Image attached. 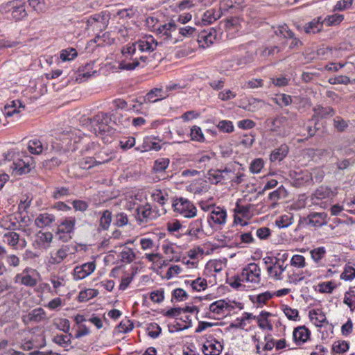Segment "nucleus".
Listing matches in <instances>:
<instances>
[{
	"instance_id": "1",
	"label": "nucleus",
	"mask_w": 355,
	"mask_h": 355,
	"mask_svg": "<svg viewBox=\"0 0 355 355\" xmlns=\"http://www.w3.org/2000/svg\"><path fill=\"white\" fill-rule=\"evenodd\" d=\"M159 42L152 35H145L132 44L122 48L123 55L132 60V62H121L119 69L123 70L135 69L139 64V60L146 62L147 57L141 55L140 53H150L155 51Z\"/></svg>"
},
{
	"instance_id": "2",
	"label": "nucleus",
	"mask_w": 355,
	"mask_h": 355,
	"mask_svg": "<svg viewBox=\"0 0 355 355\" xmlns=\"http://www.w3.org/2000/svg\"><path fill=\"white\" fill-rule=\"evenodd\" d=\"M26 0H12L0 5L1 14L11 13L12 19L15 21H20L28 16L26 10Z\"/></svg>"
},
{
	"instance_id": "3",
	"label": "nucleus",
	"mask_w": 355,
	"mask_h": 355,
	"mask_svg": "<svg viewBox=\"0 0 355 355\" xmlns=\"http://www.w3.org/2000/svg\"><path fill=\"white\" fill-rule=\"evenodd\" d=\"M235 308L241 310L243 306L241 303L231 301L228 299L219 300L209 305V311L214 315V318L220 319L230 314Z\"/></svg>"
},
{
	"instance_id": "4",
	"label": "nucleus",
	"mask_w": 355,
	"mask_h": 355,
	"mask_svg": "<svg viewBox=\"0 0 355 355\" xmlns=\"http://www.w3.org/2000/svg\"><path fill=\"white\" fill-rule=\"evenodd\" d=\"M173 211L186 218H192L197 215V208L194 204L187 198L180 197L172 201Z\"/></svg>"
},
{
	"instance_id": "5",
	"label": "nucleus",
	"mask_w": 355,
	"mask_h": 355,
	"mask_svg": "<svg viewBox=\"0 0 355 355\" xmlns=\"http://www.w3.org/2000/svg\"><path fill=\"white\" fill-rule=\"evenodd\" d=\"M76 219L75 217L69 216L63 219L57 227L55 236L62 242H68L71 239V234L75 230Z\"/></svg>"
},
{
	"instance_id": "6",
	"label": "nucleus",
	"mask_w": 355,
	"mask_h": 355,
	"mask_svg": "<svg viewBox=\"0 0 355 355\" xmlns=\"http://www.w3.org/2000/svg\"><path fill=\"white\" fill-rule=\"evenodd\" d=\"M162 214L156 207L148 202L144 205H139L136 208V220L139 225L147 223L160 216Z\"/></svg>"
},
{
	"instance_id": "7",
	"label": "nucleus",
	"mask_w": 355,
	"mask_h": 355,
	"mask_svg": "<svg viewBox=\"0 0 355 355\" xmlns=\"http://www.w3.org/2000/svg\"><path fill=\"white\" fill-rule=\"evenodd\" d=\"M241 279L250 284V286L259 284L261 280L260 267L255 263H248L242 269Z\"/></svg>"
},
{
	"instance_id": "8",
	"label": "nucleus",
	"mask_w": 355,
	"mask_h": 355,
	"mask_svg": "<svg viewBox=\"0 0 355 355\" xmlns=\"http://www.w3.org/2000/svg\"><path fill=\"white\" fill-rule=\"evenodd\" d=\"M111 116L107 113L101 112L90 119L91 130L96 135H103L110 130Z\"/></svg>"
},
{
	"instance_id": "9",
	"label": "nucleus",
	"mask_w": 355,
	"mask_h": 355,
	"mask_svg": "<svg viewBox=\"0 0 355 355\" xmlns=\"http://www.w3.org/2000/svg\"><path fill=\"white\" fill-rule=\"evenodd\" d=\"M39 277L40 274L35 269L26 267L21 272L15 275V282L16 283H20L24 286L33 288L37 285Z\"/></svg>"
},
{
	"instance_id": "10",
	"label": "nucleus",
	"mask_w": 355,
	"mask_h": 355,
	"mask_svg": "<svg viewBox=\"0 0 355 355\" xmlns=\"http://www.w3.org/2000/svg\"><path fill=\"white\" fill-rule=\"evenodd\" d=\"M77 248L73 245H62L58 249L49 254L48 263L51 265L61 263L69 254H74Z\"/></svg>"
},
{
	"instance_id": "11",
	"label": "nucleus",
	"mask_w": 355,
	"mask_h": 355,
	"mask_svg": "<svg viewBox=\"0 0 355 355\" xmlns=\"http://www.w3.org/2000/svg\"><path fill=\"white\" fill-rule=\"evenodd\" d=\"M35 167L33 158L27 155H22L20 158L15 160L10 168L16 175H23L28 173L32 168Z\"/></svg>"
},
{
	"instance_id": "12",
	"label": "nucleus",
	"mask_w": 355,
	"mask_h": 355,
	"mask_svg": "<svg viewBox=\"0 0 355 355\" xmlns=\"http://www.w3.org/2000/svg\"><path fill=\"white\" fill-rule=\"evenodd\" d=\"M3 241L14 250H21L27 246V241L14 230L7 231L3 235Z\"/></svg>"
},
{
	"instance_id": "13",
	"label": "nucleus",
	"mask_w": 355,
	"mask_h": 355,
	"mask_svg": "<svg viewBox=\"0 0 355 355\" xmlns=\"http://www.w3.org/2000/svg\"><path fill=\"white\" fill-rule=\"evenodd\" d=\"M150 196L154 202L162 207L161 210H159L160 212L162 214H166V209L165 208V205L170 199L169 191L166 189H155L150 192Z\"/></svg>"
},
{
	"instance_id": "14",
	"label": "nucleus",
	"mask_w": 355,
	"mask_h": 355,
	"mask_svg": "<svg viewBox=\"0 0 355 355\" xmlns=\"http://www.w3.org/2000/svg\"><path fill=\"white\" fill-rule=\"evenodd\" d=\"M227 220V212L224 208L220 207H214L211 209L209 217L208 223L210 225H225Z\"/></svg>"
},
{
	"instance_id": "15",
	"label": "nucleus",
	"mask_w": 355,
	"mask_h": 355,
	"mask_svg": "<svg viewBox=\"0 0 355 355\" xmlns=\"http://www.w3.org/2000/svg\"><path fill=\"white\" fill-rule=\"evenodd\" d=\"M331 191L329 188L321 186L318 188L311 196L312 204L320 205L321 207L326 208L327 204L325 202H320L330 197Z\"/></svg>"
},
{
	"instance_id": "16",
	"label": "nucleus",
	"mask_w": 355,
	"mask_h": 355,
	"mask_svg": "<svg viewBox=\"0 0 355 355\" xmlns=\"http://www.w3.org/2000/svg\"><path fill=\"white\" fill-rule=\"evenodd\" d=\"M95 269L96 263L94 261L87 262L82 265L77 266L73 270V279L75 280L83 279L91 275Z\"/></svg>"
},
{
	"instance_id": "17",
	"label": "nucleus",
	"mask_w": 355,
	"mask_h": 355,
	"mask_svg": "<svg viewBox=\"0 0 355 355\" xmlns=\"http://www.w3.org/2000/svg\"><path fill=\"white\" fill-rule=\"evenodd\" d=\"M267 123L268 125L270 124V126L272 131L281 132L283 129L282 135L284 136L286 135L289 132L286 128L290 129L291 128L288 125V119L284 116H277L274 119H269L267 120Z\"/></svg>"
},
{
	"instance_id": "18",
	"label": "nucleus",
	"mask_w": 355,
	"mask_h": 355,
	"mask_svg": "<svg viewBox=\"0 0 355 355\" xmlns=\"http://www.w3.org/2000/svg\"><path fill=\"white\" fill-rule=\"evenodd\" d=\"M177 31V25L173 21H169L164 24H162L157 28V33L164 40H173V34Z\"/></svg>"
},
{
	"instance_id": "19",
	"label": "nucleus",
	"mask_w": 355,
	"mask_h": 355,
	"mask_svg": "<svg viewBox=\"0 0 355 355\" xmlns=\"http://www.w3.org/2000/svg\"><path fill=\"white\" fill-rule=\"evenodd\" d=\"M311 336V331L305 326H300L294 329L293 332V340L297 345L306 342Z\"/></svg>"
},
{
	"instance_id": "20",
	"label": "nucleus",
	"mask_w": 355,
	"mask_h": 355,
	"mask_svg": "<svg viewBox=\"0 0 355 355\" xmlns=\"http://www.w3.org/2000/svg\"><path fill=\"white\" fill-rule=\"evenodd\" d=\"M87 26L93 30L101 31L106 26V19L101 13H96L87 19Z\"/></svg>"
},
{
	"instance_id": "21",
	"label": "nucleus",
	"mask_w": 355,
	"mask_h": 355,
	"mask_svg": "<svg viewBox=\"0 0 355 355\" xmlns=\"http://www.w3.org/2000/svg\"><path fill=\"white\" fill-rule=\"evenodd\" d=\"M55 221V216L47 212L41 213L37 215L35 218V225L37 228H44L51 227V225Z\"/></svg>"
},
{
	"instance_id": "22",
	"label": "nucleus",
	"mask_w": 355,
	"mask_h": 355,
	"mask_svg": "<svg viewBox=\"0 0 355 355\" xmlns=\"http://www.w3.org/2000/svg\"><path fill=\"white\" fill-rule=\"evenodd\" d=\"M216 38V31L214 29L203 31L198 36V42L202 48H207L214 43Z\"/></svg>"
},
{
	"instance_id": "23",
	"label": "nucleus",
	"mask_w": 355,
	"mask_h": 355,
	"mask_svg": "<svg viewBox=\"0 0 355 355\" xmlns=\"http://www.w3.org/2000/svg\"><path fill=\"white\" fill-rule=\"evenodd\" d=\"M307 220L309 225L315 227H320L327 224L328 216L324 212H313L308 215Z\"/></svg>"
},
{
	"instance_id": "24",
	"label": "nucleus",
	"mask_w": 355,
	"mask_h": 355,
	"mask_svg": "<svg viewBox=\"0 0 355 355\" xmlns=\"http://www.w3.org/2000/svg\"><path fill=\"white\" fill-rule=\"evenodd\" d=\"M287 265L284 266L278 261H275L272 265L267 268V272L270 278L275 280H282L283 272L286 270Z\"/></svg>"
},
{
	"instance_id": "25",
	"label": "nucleus",
	"mask_w": 355,
	"mask_h": 355,
	"mask_svg": "<svg viewBox=\"0 0 355 355\" xmlns=\"http://www.w3.org/2000/svg\"><path fill=\"white\" fill-rule=\"evenodd\" d=\"M230 173L231 170L225 168L224 170H209L207 175L209 182L216 184L223 180L229 179Z\"/></svg>"
},
{
	"instance_id": "26",
	"label": "nucleus",
	"mask_w": 355,
	"mask_h": 355,
	"mask_svg": "<svg viewBox=\"0 0 355 355\" xmlns=\"http://www.w3.org/2000/svg\"><path fill=\"white\" fill-rule=\"evenodd\" d=\"M222 349V345L216 340H207L202 346V352L205 355H219Z\"/></svg>"
},
{
	"instance_id": "27",
	"label": "nucleus",
	"mask_w": 355,
	"mask_h": 355,
	"mask_svg": "<svg viewBox=\"0 0 355 355\" xmlns=\"http://www.w3.org/2000/svg\"><path fill=\"white\" fill-rule=\"evenodd\" d=\"M323 27L322 18L321 17L313 19L311 21L306 23L304 30L307 34H315L320 32Z\"/></svg>"
},
{
	"instance_id": "28",
	"label": "nucleus",
	"mask_w": 355,
	"mask_h": 355,
	"mask_svg": "<svg viewBox=\"0 0 355 355\" xmlns=\"http://www.w3.org/2000/svg\"><path fill=\"white\" fill-rule=\"evenodd\" d=\"M21 108L24 110V106L19 100L12 101L4 106L3 113L6 116H12L16 113H19Z\"/></svg>"
},
{
	"instance_id": "29",
	"label": "nucleus",
	"mask_w": 355,
	"mask_h": 355,
	"mask_svg": "<svg viewBox=\"0 0 355 355\" xmlns=\"http://www.w3.org/2000/svg\"><path fill=\"white\" fill-rule=\"evenodd\" d=\"M272 315V313L270 312L262 311L256 318L259 327L261 329L271 331L273 327L268 318Z\"/></svg>"
},
{
	"instance_id": "30",
	"label": "nucleus",
	"mask_w": 355,
	"mask_h": 355,
	"mask_svg": "<svg viewBox=\"0 0 355 355\" xmlns=\"http://www.w3.org/2000/svg\"><path fill=\"white\" fill-rule=\"evenodd\" d=\"M203 232V223L202 218H200L192 221L189 225L187 232V234L198 239L199 234Z\"/></svg>"
},
{
	"instance_id": "31",
	"label": "nucleus",
	"mask_w": 355,
	"mask_h": 355,
	"mask_svg": "<svg viewBox=\"0 0 355 355\" xmlns=\"http://www.w3.org/2000/svg\"><path fill=\"white\" fill-rule=\"evenodd\" d=\"M309 318L311 321L316 327H322L324 323H327L326 315L320 309H313L310 311Z\"/></svg>"
},
{
	"instance_id": "32",
	"label": "nucleus",
	"mask_w": 355,
	"mask_h": 355,
	"mask_svg": "<svg viewBox=\"0 0 355 355\" xmlns=\"http://www.w3.org/2000/svg\"><path fill=\"white\" fill-rule=\"evenodd\" d=\"M168 96L166 93H164L162 89L155 88L149 92L144 97V102L155 103L159 100L163 99Z\"/></svg>"
},
{
	"instance_id": "33",
	"label": "nucleus",
	"mask_w": 355,
	"mask_h": 355,
	"mask_svg": "<svg viewBox=\"0 0 355 355\" xmlns=\"http://www.w3.org/2000/svg\"><path fill=\"white\" fill-rule=\"evenodd\" d=\"M109 161L107 159L97 160L92 157H87L83 158L78 163L80 167L85 170H88L94 166L100 165L106 163Z\"/></svg>"
},
{
	"instance_id": "34",
	"label": "nucleus",
	"mask_w": 355,
	"mask_h": 355,
	"mask_svg": "<svg viewBox=\"0 0 355 355\" xmlns=\"http://www.w3.org/2000/svg\"><path fill=\"white\" fill-rule=\"evenodd\" d=\"M288 153V147L286 144H282L271 153L270 159L271 162L281 161L287 155Z\"/></svg>"
},
{
	"instance_id": "35",
	"label": "nucleus",
	"mask_w": 355,
	"mask_h": 355,
	"mask_svg": "<svg viewBox=\"0 0 355 355\" xmlns=\"http://www.w3.org/2000/svg\"><path fill=\"white\" fill-rule=\"evenodd\" d=\"M27 317L30 321L40 322L46 318V313L42 308H36L30 311Z\"/></svg>"
},
{
	"instance_id": "36",
	"label": "nucleus",
	"mask_w": 355,
	"mask_h": 355,
	"mask_svg": "<svg viewBox=\"0 0 355 355\" xmlns=\"http://www.w3.org/2000/svg\"><path fill=\"white\" fill-rule=\"evenodd\" d=\"M216 159L215 154L211 152L202 154L199 156L197 159V162L199 164V168H207Z\"/></svg>"
},
{
	"instance_id": "37",
	"label": "nucleus",
	"mask_w": 355,
	"mask_h": 355,
	"mask_svg": "<svg viewBox=\"0 0 355 355\" xmlns=\"http://www.w3.org/2000/svg\"><path fill=\"white\" fill-rule=\"evenodd\" d=\"M0 227L8 231L16 230L17 227L16 218L12 216L3 217L0 221Z\"/></svg>"
},
{
	"instance_id": "38",
	"label": "nucleus",
	"mask_w": 355,
	"mask_h": 355,
	"mask_svg": "<svg viewBox=\"0 0 355 355\" xmlns=\"http://www.w3.org/2000/svg\"><path fill=\"white\" fill-rule=\"evenodd\" d=\"M53 239V235L50 232L40 231L37 234V241L38 243L45 247H49Z\"/></svg>"
},
{
	"instance_id": "39",
	"label": "nucleus",
	"mask_w": 355,
	"mask_h": 355,
	"mask_svg": "<svg viewBox=\"0 0 355 355\" xmlns=\"http://www.w3.org/2000/svg\"><path fill=\"white\" fill-rule=\"evenodd\" d=\"M28 149L31 154L40 155L42 153L44 147L41 141L34 139L29 141Z\"/></svg>"
},
{
	"instance_id": "40",
	"label": "nucleus",
	"mask_w": 355,
	"mask_h": 355,
	"mask_svg": "<svg viewBox=\"0 0 355 355\" xmlns=\"http://www.w3.org/2000/svg\"><path fill=\"white\" fill-rule=\"evenodd\" d=\"M312 260L315 263L319 264L321 260L325 257L326 250L324 247H318L310 251Z\"/></svg>"
},
{
	"instance_id": "41",
	"label": "nucleus",
	"mask_w": 355,
	"mask_h": 355,
	"mask_svg": "<svg viewBox=\"0 0 355 355\" xmlns=\"http://www.w3.org/2000/svg\"><path fill=\"white\" fill-rule=\"evenodd\" d=\"M343 303L346 304L352 312L354 311L355 309V291L353 290H349L345 292L343 298Z\"/></svg>"
},
{
	"instance_id": "42",
	"label": "nucleus",
	"mask_w": 355,
	"mask_h": 355,
	"mask_svg": "<svg viewBox=\"0 0 355 355\" xmlns=\"http://www.w3.org/2000/svg\"><path fill=\"white\" fill-rule=\"evenodd\" d=\"M343 19L344 16L343 15L334 14L328 15L324 19H322V21L323 24H326L327 26H331L340 24Z\"/></svg>"
},
{
	"instance_id": "43",
	"label": "nucleus",
	"mask_w": 355,
	"mask_h": 355,
	"mask_svg": "<svg viewBox=\"0 0 355 355\" xmlns=\"http://www.w3.org/2000/svg\"><path fill=\"white\" fill-rule=\"evenodd\" d=\"M241 27L240 20L236 17L228 19L225 22V28L226 30L232 32L239 31Z\"/></svg>"
},
{
	"instance_id": "44",
	"label": "nucleus",
	"mask_w": 355,
	"mask_h": 355,
	"mask_svg": "<svg viewBox=\"0 0 355 355\" xmlns=\"http://www.w3.org/2000/svg\"><path fill=\"white\" fill-rule=\"evenodd\" d=\"M315 114L320 118H325L327 116H333L335 114V111L330 107H324L320 105H318L314 108Z\"/></svg>"
},
{
	"instance_id": "45",
	"label": "nucleus",
	"mask_w": 355,
	"mask_h": 355,
	"mask_svg": "<svg viewBox=\"0 0 355 355\" xmlns=\"http://www.w3.org/2000/svg\"><path fill=\"white\" fill-rule=\"evenodd\" d=\"M112 222V213L109 210H105L102 212L100 218V227L106 230L109 228Z\"/></svg>"
},
{
	"instance_id": "46",
	"label": "nucleus",
	"mask_w": 355,
	"mask_h": 355,
	"mask_svg": "<svg viewBox=\"0 0 355 355\" xmlns=\"http://www.w3.org/2000/svg\"><path fill=\"white\" fill-rule=\"evenodd\" d=\"M187 282L190 283V286L193 291L198 292L205 290L207 286V280L201 277H198L195 280Z\"/></svg>"
},
{
	"instance_id": "47",
	"label": "nucleus",
	"mask_w": 355,
	"mask_h": 355,
	"mask_svg": "<svg viewBox=\"0 0 355 355\" xmlns=\"http://www.w3.org/2000/svg\"><path fill=\"white\" fill-rule=\"evenodd\" d=\"M349 343L345 340H338L334 343L332 349L335 353L343 354L348 351Z\"/></svg>"
},
{
	"instance_id": "48",
	"label": "nucleus",
	"mask_w": 355,
	"mask_h": 355,
	"mask_svg": "<svg viewBox=\"0 0 355 355\" xmlns=\"http://www.w3.org/2000/svg\"><path fill=\"white\" fill-rule=\"evenodd\" d=\"M98 292L95 289H86L80 292L78 300L80 302H86L98 295Z\"/></svg>"
},
{
	"instance_id": "49",
	"label": "nucleus",
	"mask_w": 355,
	"mask_h": 355,
	"mask_svg": "<svg viewBox=\"0 0 355 355\" xmlns=\"http://www.w3.org/2000/svg\"><path fill=\"white\" fill-rule=\"evenodd\" d=\"M191 138L192 140L198 141V142H204L205 137L202 133L201 128L199 126L194 125L191 128L190 132Z\"/></svg>"
},
{
	"instance_id": "50",
	"label": "nucleus",
	"mask_w": 355,
	"mask_h": 355,
	"mask_svg": "<svg viewBox=\"0 0 355 355\" xmlns=\"http://www.w3.org/2000/svg\"><path fill=\"white\" fill-rule=\"evenodd\" d=\"M291 266L297 268H303L306 266V259L304 256L300 254H294L290 261Z\"/></svg>"
},
{
	"instance_id": "51",
	"label": "nucleus",
	"mask_w": 355,
	"mask_h": 355,
	"mask_svg": "<svg viewBox=\"0 0 355 355\" xmlns=\"http://www.w3.org/2000/svg\"><path fill=\"white\" fill-rule=\"evenodd\" d=\"M120 259L125 263H131L135 258V254L132 249L125 248L120 252Z\"/></svg>"
},
{
	"instance_id": "52",
	"label": "nucleus",
	"mask_w": 355,
	"mask_h": 355,
	"mask_svg": "<svg viewBox=\"0 0 355 355\" xmlns=\"http://www.w3.org/2000/svg\"><path fill=\"white\" fill-rule=\"evenodd\" d=\"M76 56L77 51L73 48L62 50L60 55V59L64 62L72 60Z\"/></svg>"
},
{
	"instance_id": "53",
	"label": "nucleus",
	"mask_w": 355,
	"mask_h": 355,
	"mask_svg": "<svg viewBox=\"0 0 355 355\" xmlns=\"http://www.w3.org/2000/svg\"><path fill=\"white\" fill-rule=\"evenodd\" d=\"M274 102L280 107L288 106L292 103L290 95L282 94L273 99Z\"/></svg>"
},
{
	"instance_id": "54",
	"label": "nucleus",
	"mask_w": 355,
	"mask_h": 355,
	"mask_svg": "<svg viewBox=\"0 0 355 355\" xmlns=\"http://www.w3.org/2000/svg\"><path fill=\"white\" fill-rule=\"evenodd\" d=\"M307 272H297L295 271H293L292 272L288 273V281L290 283H293L295 284H297V283L303 281L306 276L304 274H306Z\"/></svg>"
},
{
	"instance_id": "55",
	"label": "nucleus",
	"mask_w": 355,
	"mask_h": 355,
	"mask_svg": "<svg viewBox=\"0 0 355 355\" xmlns=\"http://www.w3.org/2000/svg\"><path fill=\"white\" fill-rule=\"evenodd\" d=\"M340 278L345 281H351L355 278V268L351 266L346 265L344 270L340 275Z\"/></svg>"
},
{
	"instance_id": "56",
	"label": "nucleus",
	"mask_w": 355,
	"mask_h": 355,
	"mask_svg": "<svg viewBox=\"0 0 355 355\" xmlns=\"http://www.w3.org/2000/svg\"><path fill=\"white\" fill-rule=\"evenodd\" d=\"M169 164V159L168 158H159L155 161L153 169L156 172L164 171Z\"/></svg>"
},
{
	"instance_id": "57",
	"label": "nucleus",
	"mask_w": 355,
	"mask_h": 355,
	"mask_svg": "<svg viewBox=\"0 0 355 355\" xmlns=\"http://www.w3.org/2000/svg\"><path fill=\"white\" fill-rule=\"evenodd\" d=\"M50 282L55 290L64 286L65 284L64 277L63 276H59L57 275H51L50 277Z\"/></svg>"
},
{
	"instance_id": "58",
	"label": "nucleus",
	"mask_w": 355,
	"mask_h": 355,
	"mask_svg": "<svg viewBox=\"0 0 355 355\" xmlns=\"http://www.w3.org/2000/svg\"><path fill=\"white\" fill-rule=\"evenodd\" d=\"M70 336H71V335H69V336L63 335V334L57 335L53 338V341L55 343H56L62 347H65L71 343Z\"/></svg>"
},
{
	"instance_id": "59",
	"label": "nucleus",
	"mask_w": 355,
	"mask_h": 355,
	"mask_svg": "<svg viewBox=\"0 0 355 355\" xmlns=\"http://www.w3.org/2000/svg\"><path fill=\"white\" fill-rule=\"evenodd\" d=\"M69 194H70V192H69V190L68 188L64 187H56V188H55V189L53 190V191L52 193V197L54 199L58 200V199L63 198L65 196H69Z\"/></svg>"
},
{
	"instance_id": "60",
	"label": "nucleus",
	"mask_w": 355,
	"mask_h": 355,
	"mask_svg": "<svg viewBox=\"0 0 355 355\" xmlns=\"http://www.w3.org/2000/svg\"><path fill=\"white\" fill-rule=\"evenodd\" d=\"M264 165L263 160L261 158L254 159L250 166V171L252 173H259Z\"/></svg>"
},
{
	"instance_id": "61",
	"label": "nucleus",
	"mask_w": 355,
	"mask_h": 355,
	"mask_svg": "<svg viewBox=\"0 0 355 355\" xmlns=\"http://www.w3.org/2000/svg\"><path fill=\"white\" fill-rule=\"evenodd\" d=\"M318 291L322 293H331L335 288V284L332 282H322L318 284Z\"/></svg>"
},
{
	"instance_id": "62",
	"label": "nucleus",
	"mask_w": 355,
	"mask_h": 355,
	"mask_svg": "<svg viewBox=\"0 0 355 355\" xmlns=\"http://www.w3.org/2000/svg\"><path fill=\"white\" fill-rule=\"evenodd\" d=\"M236 96V94L229 89L220 91L218 94V98L223 101H227L233 99Z\"/></svg>"
},
{
	"instance_id": "63",
	"label": "nucleus",
	"mask_w": 355,
	"mask_h": 355,
	"mask_svg": "<svg viewBox=\"0 0 355 355\" xmlns=\"http://www.w3.org/2000/svg\"><path fill=\"white\" fill-rule=\"evenodd\" d=\"M218 17L219 16L218 15H215L214 10L210 9V10H207L204 13V15L202 17V19L203 21H205L207 24H211L213 21H215L218 18Z\"/></svg>"
},
{
	"instance_id": "64",
	"label": "nucleus",
	"mask_w": 355,
	"mask_h": 355,
	"mask_svg": "<svg viewBox=\"0 0 355 355\" xmlns=\"http://www.w3.org/2000/svg\"><path fill=\"white\" fill-rule=\"evenodd\" d=\"M218 128L223 132L230 133L234 130V125L230 121L223 120L218 124Z\"/></svg>"
}]
</instances>
